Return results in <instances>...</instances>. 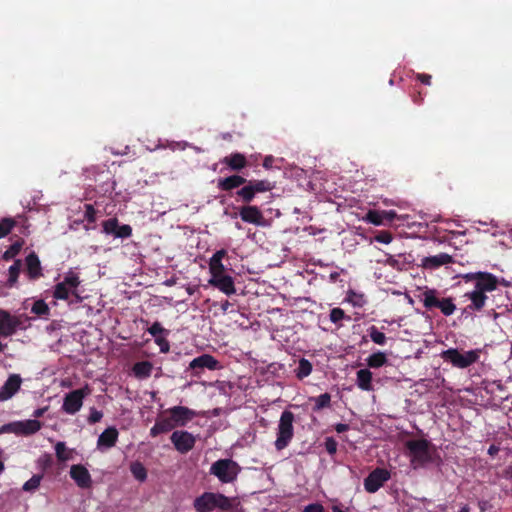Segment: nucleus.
Listing matches in <instances>:
<instances>
[{"mask_svg": "<svg viewBox=\"0 0 512 512\" xmlns=\"http://www.w3.org/2000/svg\"><path fill=\"white\" fill-rule=\"evenodd\" d=\"M155 343L159 346L160 352L162 353H168L170 350V344L167 340V336L162 335L157 338H154Z\"/></svg>", "mask_w": 512, "mask_h": 512, "instance_id": "52", "label": "nucleus"}, {"mask_svg": "<svg viewBox=\"0 0 512 512\" xmlns=\"http://www.w3.org/2000/svg\"><path fill=\"white\" fill-rule=\"evenodd\" d=\"M21 328L20 316L12 315L9 311L0 308V337H10Z\"/></svg>", "mask_w": 512, "mask_h": 512, "instance_id": "10", "label": "nucleus"}, {"mask_svg": "<svg viewBox=\"0 0 512 512\" xmlns=\"http://www.w3.org/2000/svg\"><path fill=\"white\" fill-rule=\"evenodd\" d=\"M84 217L89 223L96 220V210L91 204L85 205Z\"/></svg>", "mask_w": 512, "mask_h": 512, "instance_id": "54", "label": "nucleus"}, {"mask_svg": "<svg viewBox=\"0 0 512 512\" xmlns=\"http://www.w3.org/2000/svg\"><path fill=\"white\" fill-rule=\"evenodd\" d=\"M71 296V289L66 286L63 282H59L55 285L53 291V297L57 300H68Z\"/></svg>", "mask_w": 512, "mask_h": 512, "instance_id": "32", "label": "nucleus"}, {"mask_svg": "<svg viewBox=\"0 0 512 512\" xmlns=\"http://www.w3.org/2000/svg\"><path fill=\"white\" fill-rule=\"evenodd\" d=\"M414 469L422 468L435 461L437 451L435 446L426 439L408 440L405 444Z\"/></svg>", "mask_w": 512, "mask_h": 512, "instance_id": "1", "label": "nucleus"}, {"mask_svg": "<svg viewBox=\"0 0 512 512\" xmlns=\"http://www.w3.org/2000/svg\"><path fill=\"white\" fill-rule=\"evenodd\" d=\"M480 353L479 349L460 352L457 348H449L442 351L440 356L444 362L450 363L453 367L465 369L479 360Z\"/></svg>", "mask_w": 512, "mask_h": 512, "instance_id": "2", "label": "nucleus"}, {"mask_svg": "<svg viewBox=\"0 0 512 512\" xmlns=\"http://www.w3.org/2000/svg\"><path fill=\"white\" fill-rule=\"evenodd\" d=\"M453 257L447 253H439L434 256L423 257L420 266L424 269L434 270L443 265L453 263Z\"/></svg>", "mask_w": 512, "mask_h": 512, "instance_id": "19", "label": "nucleus"}, {"mask_svg": "<svg viewBox=\"0 0 512 512\" xmlns=\"http://www.w3.org/2000/svg\"><path fill=\"white\" fill-rule=\"evenodd\" d=\"M156 423L159 425L160 431H162L163 433L170 432L176 427L175 425H173V421L171 420L170 415L168 417L157 418Z\"/></svg>", "mask_w": 512, "mask_h": 512, "instance_id": "46", "label": "nucleus"}, {"mask_svg": "<svg viewBox=\"0 0 512 512\" xmlns=\"http://www.w3.org/2000/svg\"><path fill=\"white\" fill-rule=\"evenodd\" d=\"M14 226L15 220L12 218H3L0 220V238L7 236Z\"/></svg>", "mask_w": 512, "mask_h": 512, "instance_id": "44", "label": "nucleus"}, {"mask_svg": "<svg viewBox=\"0 0 512 512\" xmlns=\"http://www.w3.org/2000/svg\"><path fill=\"white\" fill-rule=\"evenodd\" d=\"M216 493L205 492L194 500L197 512H210L215 509Z\"/></svg>", "mask_w": 512, "mask_h": 512, "instance_id": "23", "label": "nucleus"}, {"mask_svg": "<svg viewBox=\"0 0 512 512\" xmlns=\"http://www.w3.org/2000/svg\"><path fill=\"white\" fill-rule=\"evenodd\" d=\"M31 312L38 316L46 317L50 314V309L44 300H37L33 303Z\"/></svg>", "mask_w": 512, "mask_h": 512, "instance_id": "37", "label": "nucleus"}, {"mask_svg": "<svg viewBox=\"0 0 512 512\" xmlns=\"http://www.w3.org/2000/svg\"><path fill=\"white\" fill-rule=\"evenodd\" d=\"M240 471V466L232 459H219L210 467V474L216 476L222 483L235 481Z\"/></svg>", "mask_w": 512, "mask_h": 512, "instance_id": "5", "label": "nucleus"}, {"mask_svg": "<svg viewBox=\"0 0 512 512\" xmlns=\"http://www.w3.org/2000/svg\"><path fill=\"white\" fill-rule=\"evenodd\" d=\"M221 162L226 164L233 171H240L245 168L248 164L244 154L235 152L228 156H225Z\"/></svg>", "mask_w": 512, "mask_h": 512, "instance_id": "25", "label": "nucleus"}, {"mask_svg": "<svg viewBox=\"0 0 512 512\" xmlns=\"http://www.w3.org/2000/svg\"><path fill=\"white\" fill-rule=\"evenodd\" d=\"M219 367V362L210 354H202L196 358H194L190 364L189 368L191 370L196 371L197 373L207 368L209 370H216Z\"/></svg>", "mask_w": 512, "mask_h": 512, "instance_id": "20", "label": "nucleus"}, {"mask_svg": "<svg viewBox=\"0 0 512 512\" xmlns=\"http://www.w3.org/2000/svg\"><path fill=\"white\" fill-rule=\"evenodd\" d=\"M302 512H325V508L320 503H312L305 506Z\"/></svg>", "mask_w": 512, "mask_h": 512, "instance_id": "56", "label": "nucleus"}, {"mask_svg": "<svg viewBox=\"0 0 512 512\" xmlns=\"http://www.w3.org/2000/svg\"><path fill=\"white\" fill-rule=\"evenodd\" d=\"M373 239L379 243L389 244L393 240V235L390 231H380Z\"/></svg>", "mask_w": 512, "mask_h": 512, "instance_id": "51", "label": "nucleus"}, {"mask_svg": "<svg viewBox=\"0 0 512 512\" xmlns=\"http://www.w3.org/2000/svg\"><path fill=\"white\" fill-rule=\"evenodd\" d=\"M130 471H131L133 477L140 482L145 481L147 478V470H146L145 466L139 461H135V462L131 463Z\"/></svg>", "mask_w": 512, "mask_h": 512, "instance_id": "31", "label": "nucleus"}, {"mask_svg": "<svg viewBox=\"0 0 512 512\" xmlns=\"http://www.w3.org/2000/svg\"><path fill=\"white\" fill-rule=\"evenodd\" d=\"M27 275L30 279L36 280L43 276L39 257L35 252H31L25 259Z\"/></svg>", "mask_w": 512, "mask_h": 512, "instance_id": "21", "label": "nucleus"}, {"mask_svg": "<svg viewBox=\"0 0 512 512\" xmlns=\"http://www.w3.org/2000/svg\"><path fill=\"white\" fill-rule=\"evenodd\" d=\"M325 449L330 455H334L337 452V441L333 437H327L325 439Z\"/></svg>", "mask_w": 512, "mask_h": 512, "instance_id": "53", "label": "nucleus"}, {"mask_svg": "<svg viewBox=\"0 0 512 512\" xmlns=\"http://www.w3.org/2000/svg\"><path fill=\"white\" fill-rule=\"evenodd\" d=\"M118 430L115 427L106 428L98 437L97 447L99 449H109L115 446L118 440Z\"/></svg>", "mask_w": 512, "mask_h": 512, "instance_id": "22", "label": "nucleus"}, {"mask_svg": "<svg viewBox=\"0 0 512 512\" xmlns=\"http://www.w3.org/2000/svg\"><path fill=\"white\" fill-rule=\"evenodd\" d=\"M371 340L378 345H384L386 343V336L383 332H380L376 326H371L368 329Z\"/></svg>", "mask_w": 512, "mask_h": 512, "instance_id": "41", "label": "nucleus"}, {"mask_svg": "<svg viewBox=\"0 0 512 512\" xmlns=\"http://www.w3.org/2000/svg\"><path fill=\"white\" fill-rule=\"evenodd\" d=\"M71 296L73 299H69L70 304L82 302V297L79 295L77 289L71 291Z\"/></svg>", "mask_w": 512, "mask_h": 512, "instance_id": "59", "label": "nucleus"}, {"mask_svg": "<svg viewBox=\"0 0 512 512\" xmlns=\"http://www.w3.org/2000/svg\"><path fill=\"white\" fill-rule=\"evenodd\" d=\"M41 427L42 424L37 419L13 421L0 426V435L5 433H13L16 435L29 436L38 432Z\"/></svg>", "mask_w": 512, "mask_h": 512, "instance_id": "7", "label": "nucleus"}, {"mask_svg": "<svg viewBox=\"0 0 512 512\" xmlns=\"http://www.w3.org/2000/svg\"><path fill=\"white\" fill-rule=\"evenodd\" d=\"M340 274L338 272H332L330 275H329V279L331 282H336L339 278Z\"/></svg>", "mask_w": 512, "mask_h": 512, "instance_id": "64", "label": "nucleus"}, {"mask_svg": "<svg viewBox=\"0 0 512 512\" xmlns=\"http://www.w3.org/2000/svg\"><path fill=\"white\" fill-rule=\"evenodd\" d=\"M312 372V364L309 360L306 358H301L298 362V367L295 370L296 377L299 380L304 379L305 377L309 376Z\"/></svg>", "mask_w": 512, "mask_h": 512, "instance_id": "30", "label": "nucleus"}, {"mask_svg": "<svg viewBox=\"0 0 512 512\" xmlns=\"http://www.w3.org/2000/svg\"><path fill=\"white\" fill-rule=\"evenodd\" d=\"M55 452H56V457L59 461L64 462L69 459V456L65 453L66 445L64 442H58L55 445Z\"/></svg>", "mask_w": 512, "mask_h": 512, "instance_id": "50", "label": "nucleus"}, {"mask_svg": "<svg viewBox=\"0 0 512 512\" xmlns=\"http://www.w3.org/2000/svg\"><path fill=\"white\" fill-rule=\"evenodd\" d=\"M89 393L90 390L87 386L67 393L63 399L62 410L70 415L76 414L81 409L83 400Z\"/></svg>", "mask_w": 512, "mask_h": 512, "instance_id": "8", "label": "nucleus"}, {"mask_svg": "<svg viewBox=\"0 0 512 512\" xmlns=\"http://www.w3.org/2000/svg\"><path fill=\"white\" fill-rule=\"evenodd\" d=\"M273 188L274 184L269 180H247L246 185L236 194L243 203L249 204L254 200L256 194L269 192Z\"/></svg>", "mask_w": 512, "mask_h": 512, "instance_id": "6", "label": "nucleus"}, {"mask_svg": "<svg viewBox=\"0 0 512 512\" xmlns=\"http://www.w3.org/2000/svg\"><path fill=\"white\" fill-rule=\"evenodd\" d=\"M464 278L466 281H474V288L484 294L494 291L498 285L497 277L488 272L469 273Z\"/></svg>", "mask_w": 512, "mask_h": 512, "instance_id": "9", "label": "nucleus"}, {"mask_svg": "<svg viewBox=\"0 0 512 512\" xmlns=\"http://www.w3.org/2000/svg\"><path fill=\"white\" fill-rule=\"evenodd\" d=\"M241 220L245 223L253 224L255 226L265 227L267 221L258 206L246 204L239 208L238 212Z\"/></svg>", "mask_w": 512, "mask_h": 512, "instance_id": "13", "label": "nucleus"}, {"mask_svg": "<svg viewBox=\"0 0 512 512\" xmlns=\"http://www.w3.org/2000/svg\"><path fill=\"white\" fill-rule=\"evenodd\" d=\"M170 440L174 448L181 454L188 453L196 444V437L186 430L174 431L170 436Z\"/></svg>", "mask_w": 512, "mask_h": 512, "instance_id": "11", "label": "nucleus"}, {"mask_svg": "<svg viewBox=\"0 0 512 512\" xmlns=\"http://www.w3.org/2000/svg\"><path fill=\"white\" fill-rule=\"evenodd\" d=\"M103 417V413L96 408L92 407L90 408V414L88 416V422L89 424H95L99 422Z\"/></svg>", "mask_w": 512, "mask_h": 512, "instance_id": "55", "label": "nucleus"}, {"mask_svg": "<svg viewBox=\"0 0 512 512\" xmlns=\"http://www.w3.org/2000/svg\"><path fill=\"white\" fill-rule=\"evenodd\" d=\"M22 379L19 374H12L0 389V401L12 398L20 389Z\"/></svg>", "mask_w": 512, "mask_h": 512, "instance_id": "16", "label": "nucleus"}, {"mask_svg": "<svg viewBox=\"0 0 512 512\" xmlns=\"http://www.w3.org/2000/svg\"><path fill=\"white\" fill-rule=\"evenodd\" d=\"M391 477L385 468H376L364 479V488L368 493L377 492Z\"/></svg>", "mask_w": 512, "mask_h": 512, "instance_id": "12", "label": "nucleus"}, {"mask_svg": "<svg viewBox=\"0 0 512 512\" xmlns=\"http://www.w3.org/2000/svg\"><path fill=\"white\" fill-rule=\"evenodd\" d=\"M311 400L315 403L313 411H320L331 405V395L329 393H323L317 397L311 398Z\"/></svg>", "mask_w": 512, "mask_h": 512, "instance_id": "33", "label": "nucleus"}, {"mask_svg": "<svg viewBox=\"0 0 512 512\" xmlns=\"http://www.w3.org/2000/svg\"><path fill=\"white\" fill-rule=\"evenodd\" d=\"M147 332L157 338L159 336L165 335L168 336L170 331L162 326V324L158 321L154 322L148 329Z\"/></svg>", "mask_w": 512, "mask_h": 512, "instance_id": "39", "label": "nucleus"}, {"mask_svg": "<svg viewBox=\"0 0 512 512\" xmlns=\"http://www.w3.org/2000/svg\"><path fill=\"white\" fill-rule=\"evenodd\" d=\"M416 78L423 84L425 85H430L431 84V75L429 74H424V73H418L416 75Z\"/></svg>", "mask_w": 512, "mask_h": 512, "instance_id": "57", "label": "nucleus"}, {"mask_svg": "<svg viewBox=\"0 0 512 512\" xmlns=\"http://www.w3.org/2000/svg\"><path fill=\"white\" fill-rule=\"evenodd\" d=\"M382 214H383L384 221L386 220V221H389V222L393 221L396 218V216H397L396 212L393 211V210L382 211Z\"/></svg>", "mask_w": 512, "mask_h": 512, "instance_id": "58", "label": "nucleus"}, {"mask_svg": "<svg viewBox=\"0 0 512 512\" xmlns=\"http://www.w3.org/2000/svg\"><path fill=\"white\" fill-rule=\"evenodd\" d=\"M21 270V260H16L10 267H9V278H8V284L9 286H13L19 277Z\"/></svg>", "mask_w": 512, "mask_h": 512, "instance_id": "36", "label": "nucleus"}, {"mask_svg": "<svg viewBox=\"0 0 512 512\" xmlns=\"http://www.w3.org/2000/svg\"><path fill=\"white\" fill-rule=\"evenodd\" d=\"M387 362V357L383 352H375L367 359V364L371 368H380Z\"/></svg>", "mask_w": 512, "mask_h": 512, "instance_id": "34", "label": "nucleus"}, {"mask_svg": "<svg viewBox=\"0 0 512 512\" xmlns=\"http://www.w3.org/2000/svg\"><path fill=\"white\" fill-rule=\"evenodd\" d=\"M357 386L364 390L370 391L372 390V373L368 369H360L357 371Z\"/></svg>", "mask_w": 512, "mask_h": 512, "instance_id": "28", "label": "nucleus"}, {"mask_svg": "<svg viewBox=\"0 0 512 512\" xmlns=\"http://www.w3.org/2000/svg\"><path fill=\"white\" fill-rule=\"evenodd\" d=\"M364 220L374 225H382L384 223L382 211L378 210H369Z\"/></svg>", "mask_w": 512, "mask_h": 512, "instance_id": "38", "label": "nucleus"}, {"mask_svg": "<svg viewBox=\"0 0 512 512\" xmlns=\"http://www.w3.org/2000/svg\"><path fill=\"white\" fill-rule=\"evenodd\" d=\"M465 296L471 301L468 308L480 311L485 306L487 296L481 291L474 288L471 292H467Z\"/></svg>", "mask_w": 512, "mask_h": 512, "instance_id": "27", "label": "nucleus"}, {"mask_svg": "<svg viewBox=\"0 0 512 512\" xmlns=\"http://www.w3.org/2000/svg\"><path fill=\"white\" fill-rule=\"evenodd\" d=\"M423 306L428 309H439L445 316L452 315L456 310V305L452 298H439V292L435 289L425 288L421 295Z\"/></svg>", "mask_w": 512, "mask_h": 512, "instance_id": "3", "label": "nucleus"}, {"mask_svg": "<svg viewBox=\"0 0 512 512\" xmlns=\"http://www.w3.org/2000/svg\"><path fill=\"white\" fill-rule=\"evenodd\" d=\"M413 257L411 254H398L397 256L387 254L385 260H378V263L390 266L397 271H406L412 264Z\"/></svg>", "mask_w": 512, "mask_h": 512, "instance_id": "15", "label": "nucleus"}, {"mask_svg": "<svg viewBox=\"0 0 512 512\" xmlns=\"http://www.w3.org/2000/svg\"><path fill=\"white\" fill-rule=\"evenodd\" d=\"M118 225H119V222H118L117 218H110V219L105 220L103 222V224H102L103 231L106 234H112V235L115 236V233L117 231Z\"/></svg>", "mask_w": 512, "mask_h": 512, "instance_id": "48", "label": "nucleus"}, {"mask_svg": "<svg viewBox=\"0 0 512 512\" xmlns=\"http://www.w3.org/2000/svg\"><path fill=\"white\" fill-rule=\"evenodd\" d=\"M329 318H330V321L335 324L339 323L340 321H342L344 319L347 321L351 320V317L346 315L344 310L341 308H338V307L331 309Z\"/></svg>", "mask_w": 512, "mask_h": 512, "instance_id": "43", "label": "nucleus"}, {"mask_svg": "<svg viewBox=\"0 0 512 512\" xmlns=\"http://www.w3.org/2000/svg\"><path fill=\"white\" fill-rule=\"evenodd\" d=\"M164 413L170 415L173 425L176 427L185 426L197 415L194 410L180 405L168 408Z\"/></svg>", "mask_w": 512, "mask_h": 512, "instance_id": "14", "label": "nucleus"}, {"mask_svg": "<svg viewBox=\"0 0 512 512\" xmlns=\"http://www.w3.org/2000/svg\"><path fill=\"white\" fill-rule=\"evenodd\" d=\"M153 365L149 361H140L133 365V373L137 378L146 379L152 373Z\"/></svg>", "mask_w": 512, "mask_h": 512, "instance_id": "29", "label": "nucleus"}, {"mask_svg": "<svg viewBox=\"0 0 512 512\" xmlns=\"http://www.w3.org/2000/svg\"><path fill=\"white\" fill-rule=\"evenodd\" d=\"M231 507H232L231 500L227 496L220 494V493H216L215 508H220L222 510H229V509H231Z\"/></svg>", "mask_w": 512, "mask_h": 512, "instance_id": "47", "label": "nucleus"}, {"mask_svg": "<svg viewBox=\"0 0 512 512\" xmlns=\"http://www.w3.org/2000/svg\"><path fill=\"white\" fill-rule=\"evenodd\" d=\"M347 300L354 307H362L365 304L364 295L353 290H349L347 293Z\"/></svg>", "mask_w": 512, "mask_h": 512, "instance_id": "40", "label": "nucleus"}, {"mask_svg": "<svg viewBox=\"0 0 512 512\" xmlns=\"http://www.w3.org/2000/svg\"><path fill=\"white\" fill-rule=\"evenodd\" d=\"M273 162H274L273 156H271V155L266 156L263 160V167L266 169H269L272 167Z\"/></svg>", "mask_w": 512, "mask_h": 512, "instance_id": "61", "label": "nucleus"}, {"mask_svg": "<svg viewBox=\"0 0 512 512\" xmlns=\"http://www.w3.org/2000/svg\"><path fill=\"white\" fill-rule=\"evenodd\" d=\"M24 244V241L22 239L20 240H17L16 242H14L12 245H10V247L4 252L3 254V259L6 260V261H9L11 259H13L14 257H16L21 249H22V246Z\"/></svg>", "mask_w": 512, "mask_h": 512, "instance_id": "35", "label": "nucleus"}, {"mask_svg": "<svg viewBox=\"0 0 512 512\" xmlns=\"http://www.w3.org/2000/svg\"><path fill=\"white\" fill-rule=\"evenodd\" d=\"M209 284L215 288H218L221 292L228 296L236 292L233 278L229 275H225L224 273L217 276H211Z\"/></svg>", "mask_w": 512, "mask_h": 512, "instance_id": "18", "label": "nucleus"}, {"mask_svg": "<svg viewBox=\"0 0 512 512\" xmlns=\"http://www.w3.org/2000/svg\"><path fill=\"white\" fill-rule=\"evenodd\" d=\"M70 476L80 488L86 489L92 484L89 471L81 464L71 466Z\"/></svg>", "mask_w": 512, "mask_h": 512, "instance_id": "17", "label": "nucleus"}, {"mask_svg": "<svg viewBox=\"0 0 512 512\" xmlns=\"http://www.w3.org/2000/svg\"><path fill=\"white\" fill-rule=\"evenodd\" d=\"M349 430V425L344 423H338L335 425V431L337 433H344Z\"/></svg>", "mask_w": 512, "mask_h": 512, "instance_id": "60", "label": "nucleus"}, {"mask_svg": "<svg viewBox=\"0 0 512 512\" xmlns=\"http://www.w3.org/2000/svg\"><path fill=\"white\" fill-rule=\"evenodd\" d=\"M247 179L243 176L234 174L225 178H221L218 180L217 187L221 191H232L235 188H239L240 186H245Z\"/></svg>", "mask_w": 512, "mask_h": 512, "instance_id": "24", "label": "nucleus"}, {"mask_svg": "<svg viewBox=\"0 0 512 512\" xmlns=\"http://www.w3.org/2000/svg\"><path fill=\"white\" fill-rule=\"evenodd\" d=\"M44 412H45V408H39V409H36V410L34 411V413H33V416H34L35 418L42 417V416H43V414H44Z\"/></svg>", "mask_w": 512, "mask_h": 512, "instance_id": "63", "label": "nucleus"}, {"mask_svg": "<svg viewBox=\"0 0 512 512\" xmlns=\"http://www.w3.org/2000/svg\"><path fill=\"white\" fill-rule=\"evenodd\" d=\"M132 235V228L128 224L118 225L115 237L117 238H129Z\"/></svg>", "mask_w": 512, "mask_h": 512, "instance_id": "49", "label": "nucleus"}, {"mask_svg": "<svg viewBox=\"0 0 512 512\" xmlns=\"http://www.w3.org/2000/svg\"><path fill=\"white\" fill-rule=\"evenodd\" d=\"M295 420L294 414L289 410H284L281 413L278 428L277 438L274 442L277 451L285 449L294 437V426Z\"/></svg>", "mask_w": 512, "mask_h": 512, "instance_id": "4", "label": "nucleus"}, {"mask_svg": "<svg viewBox=\"0 0 512 512\" xmlns=\"http://www.w3.org/2000/svg\"><path fill=\"white\" fill-rule=\"evenodd\" d=\"M62 282L66 286H68L71 289V291L77 289L78 286L81 283L79 276L76 273H73V272L68 273L64 277V280Z\"/></svg>", "mask_w": 512, "mask_h": 512, "instance_id": "45", "label": "nucleus"}, {"mask_svg": "<svg viewBox=\"0 0 512 512\" xmlns=\"http://www.w3.org/2000/svg\"><path fill=\"white\" fill-rule=\"evenodd\" d=\"M43 476L40 474L33 475L28 481H26L23 485V490L26 492H32L38 489L40 486L41 480Z\"/></svg>", "mask_w": 512, "mask_h": 512, "instance_id": "42", "label": "nucleus"}, {"mask_svg": "<svg viewBox=\"0 0 512 512\" xmlns=\"http://www.w3.org/2000/svg\"><path fill=\"white\" fill-rule=\"evenodd\" d=\"M227 252L225 249H220L216 251L213 256L210 258L209 269L211 276L219 275L225 272V267L222 263L223 258L226 256Z\"/></svg>", "mask_w": 512, "mask_h": 512, "instance_id": "26", "label": "nucleus"}, {"mask_svg": "<svg viewBox=\"0 0 512 512\" xmlns=\"http://www.w3.org/2000/svg\"><path fill=\"white\" fill-rule=\"evenodd\" d=\"M160 434H163V432L160 431L159 425L155 422L154 426L150 429V435L152 437H156V436H158Z\"/></svg>", "mask_w": 512, "mask_h": 512, "instance_id": "62", "label": "nucleus"}]
</instances>
